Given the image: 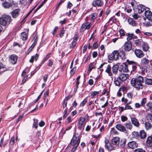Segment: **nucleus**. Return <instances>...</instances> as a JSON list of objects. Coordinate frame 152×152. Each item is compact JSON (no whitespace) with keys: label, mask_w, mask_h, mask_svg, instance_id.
I'll list each match as a JSON object with an SVG mask.
<instances>
[{"label":"nucleus","mask_w":152,"mask_h":152,"mask_svg":"<svg viewBox=\"0 0 152 152\" xmlns=\"http://www.w3.org/2000/svg\"><path fill=\"white\" fill-rule=\"evenodd\" d=\"M131 85L136 90H139L143 87L142 83H144L143 77L139 76L136 78H132L130 81Z\"/></svg>","instance_id":"nucleus-1"},{"label":"nucleus","mask_w":152,"mask_h":152,"mask_svg":"<svg viewBox=\"0 0 152 152\" xmlns=\"http://www.w3.org/2000/svg\"><path fill=\"white\" fill-rule=\"evenodd\" d=\"M129 77V75L127 74L121 73L117 77L114 78V83L116 86H120L121 83L125 81Z\"/></svg>","instance_id":"nucleus-2"},{"label":"nucleus","mask_w":152,"mask_h":152,"mask_svg":"<svg viewBox=\"0 0 152 152\" xmlns=\"http://www.w3.org/2000/svg\"><path fill=\"white\" fill-rule=\"evenodd\" d=\"M12 21L11 17L8 15H4L0 17V24L4 26L8 25Z\"/></svg>","instance_id":"nucleus-3"},{"label":"nucleus","mask_w":152,"mask_h":152,"mask_svg":"<svg viewBox=\"0 0 152 152\" xmlns=\"http://www.w3.org/2000/svg\"><path fill=\"white\" fill-rule=\"evenodd\" d=\"M80 141V138L79 137H77L76 135H74L70 142L71 145L73 146L71 151L74 152L77 149Z\"/></svg>","instance_id":"nucleus-4"},{"label":"nucleus","mask_w":152,"mask_h":152,"mask_svg":"<svg viewBox=\"0 0 152 152\" xmlns=\"http://www.w3.org/2000/svg\"><path fill=\"white\" fill-rule=\"evenodd\" d=\"M126 62L128 64V67L129 70L131 71L132 74L134 73L137 68L139 65L138 63L133 61H130L129 59L126 60Z\"/></svg>","instance_id":"nucleus-5"},{"label":"nucleus","mask_w":152,"mask_h":152,"mask_svg":"<svg viewBox=\"0 0 152 152\" xmlns=\"http://www.w3.org/2000/svg\"><path fill=\"white\" fill-rule=\"evenodd\" d=\"M104 67L106 68L105 72L107 73L108 75L110 76H111L113 74L111 72V67L110 65L107 64V63H104L102 64L99 66L100 68Z\"/></svg>","instance_id":"nucleus-6"},{"label":"nucleus","mask_w":152,"mask_h":152,"mask_svg":"<svg viewBox=\"0 0 152 152\" xmlns=\"http://www.w3.org/2000/svg\"><path fill=\"white\" fill-rule=\"evenodd\" d=\"M86 121L85 119L83 117H80L79 119L78 122V128L80 130L83 131L84 130V127L85 126Z\"/></svg>","instance_id":"nucleus-7"},{"label":"nucleus","mask_w":152,"mask_h":152,"mask_svg":"<svg viewBox=\"0 0 152 152\" xmlns=\"http://www.w3.org/2000/svg\"><path fill=\"white\" fill-rule=\"evenodd\" d=\"M3 7L5 9H9L15 4V2L13 0H11L9 2L4 1L2 3Z\"/></svg>","instance_id":"nucleus-8"},{"label":"nucleus","mask_w":152,"mask_h":152,"mask_svg":"<svg viewBox=\"0 0 152 152\" xmlns=\"http://www.w3.org/2000/svg\"><path fill=\"white\" fill-rule=\"evenodd\" d=\"M134 53L137 57L139 58H141L143 57L145 55L142 51L139 49H136L134 50Z\"/></svg>","instance_id":"nucleus-9"},{"label":"nucleus","mask_w":152,"mask_h":152,"mask_svg":"<svg viewBox=\"0 0 152 152\" xmlns=\"http://www.w3.org/2000/svg\"><path fill=\"white\" fill-rule=\"evenodd\" d=\"M132 48V44L130 41H127L125 42L124 45V49L125 51L129 52Z\"/></svg>","instance_id":"nucleus-10"},{"label":"nucleus","mask_w":152,"mask_h":152,"mask_svg":"<svg viewBox=\"0 0 152 152\" xmlns=\"http://www.w3.org/2000/svg\"><path fill=\"white\" fill-rule=\"evenodd\" d=\"M127 145L129 148L133 149L138 147V144L136 141H132L128 142Z\"/></svg>","instance_id":"nucleus-11"},{"label":"nucleus","mask_w":152,"mask_h":152,"mask_svg":"<svg viewBox=\"0 0 152 152\" xmlns=\"http://www.w3.org/2000/svg\"><path fill=\"white\" fill-rule=\"evenodd\" d=\"M144 13L145 18L151 21H152V12H151L149 10H145Z\"/></svg>","instance_id":"nucleus-12"},{"label":"nucleus","mask_w":152,"mask_h":152,"mask_svg":"<svg viewBox=\"0 0 152 152\" xmlns=\"http://www.w3.org/2000/svg\"><path fill=\"white\" fill-rule=\"evenodd\" d=\"M105 145L104 146L107 149L108 151H111L113 150L114 149L112 145L109 141L107 140H105L104 141Z\"/></svg>","instance_id":"nucleus-13"},{"label":"nucleus","mask_w":152,"mask_h":152,"mask_svg":"<svg viewBox=\"0 0 152 152\" xmlns=\"http://www.w3.org/2000/svg\"><path fill=\"white\" fill-rule=\"evenodd\" d=\"M18 57L15 55L13 54L10 56L9 58V61L13 64H15L17 61Z\"/></svg>","instance_id":"nucleus-14"},{"label":"nucleus","mask_w":152,"mask_h":152,"mask_svg":"<svg viewBox=\"0 0 152 152\" xmlns=\"http://www.w3.org/2000/svg\"><path fill=\"white\" fill-rule=\"evenodd\" d=\"M20 14L19 9H16L14 10L11 12L12 17L14 18H16Z\"/></svg>","instance_id":"nucleus-15"},{"label":"nucleus","mask_w":152,"mask_h":152,"mask_svg":"<svg viewBox=\"0 0 152 152\" xmlns=\"http://www.w3.org/2000/svg\"><path fill=\"white\" fill-rule=\"evenodd\" d=\"M129 70L128 67V65H127L124 64V65H121L120 66V71L121 70L123 71L124 72H128Z\"/></svg>","instance_id":"nucleus-16"},{"label":"nucleus","mask_w":152,"mask_h":152,"mask_svg":"<svg viewBox=\"0 0 152 152\" xmlns=\"http://www.w3.org/2000/svg\"><path fill=\"white\" fill-rule=\"evenodd\" d=\"M137 9L138 12L140 14L142 13L143 11L146 10V7L142 5H138L137 7Z\"/></svg>","instance_id":"nucleus-17"},{"label":"nucleus","mask_w":152,"mask_h":152,"mask_svg":"<svg viewBox=\"0 0 152 152\" xmlns=\"http://www.w3.org/2000/svg\"><path fill=\"white\" fill-rule=\"evenodd\" d=\"M115 128L119 131L124 132L126 131V128L122 124H118L116 125Z\"/></svg>","instance_id":"nucleus-18"},{"label":"nucleus","mask_w":152,"mask_h":152,"mask_svg":"<svg viewBox=\"0 0 152 152\" xmlns=\"http://www.w3.org/2000/svg\"><path fill=\"white\" fill-rule=\"evenodd\" d=\"M111 142L113 145H117L120 143V138L118 137H115L112 140Z\"/></svg>","instance_id":"nucleus-19"},{"label":"nucleus","mask_w":152,"mask_h":152,"mask_svg":"<svg viewBox=\"0 0 152 152\" xmlns=\"http://www.w3.org/2000/svg\"><path fill=\"white\" fill-rule=\"evenodd\" d=\"M146 142L148 147H151L152 146V136L148 137Z\"/></svg>","instance_id":"nucleus-20"},{"label":"nucleus","mask_w":152,"mask_h":152,"mask_svg":"<svg viewBox=\"0 0 152 152\" xmlns=\"http://www.w3.org/2000/svg\"><path fill=\"white\" fill-rule=\"evenodd\" d=\"M127 22L129 24L132 26H136L137 25V23L135 22V21L132 18H129L127 20Z\"/></svg>","instance_id":"nucleus-21"},{"label":"nucleus","mask_w":152,"mask_h":152,"mask_svg":"<svg viewBox=\"0 0 152 152\" xmlns=\"http://www.w3.org/2000/svg\"><path fill=\"white\" fill-rule=\"evenodd\" d=\"M92 4L94 7L100 6L102 5V2L100 0H94L92 2Z\"/></svg>","instance_id":"nucleus-22"},{"label":"nucleus","mask_w":152,"mask_h":152,"mask_svg":"<svg viewBox=\"0 0 152 152\" xmlns=\"http://www.w3.org/2000/svg\"><path fill=\"white\" fill-rule=\"evenodd\" d=\"M132 124L136 127H138L140 125L139 122L137 119L134 118H131Z\"/></svg>","instance_id":"nucleus-23"},{"label":"nucleus","mask_w":152,"mask_h":152,"mask_svg":"<svg viewBox=\"0 0 152 152\" xmlns=\"http://www.w3.org/2000/svg\"><path fill=\"white\" fill-rule=\"evenodd\" d=\"M145 107L146 110H150L151 112L152 111V102H148Z\"/></svg>","instance_id":"nucleus-24"},{"label":"nucleus","mask_w":152,"mask_h":152,"mask_svg":"<svg viewBox=\"0 0 152 152\" xmlns=\"http://www.w3.org/2000/svg\"><path fill=\"white\" fill-rule=\"evenodd\" d=\"M140 139H144L146 138L147 134L146 132L143 130H141L139 133Z\"/></svg>","instance_id":"nucleus-25"},{"label":"nucleus","mask_w":152,"mask_h":152,"mask_svg":"<svg viewBox=\"0 0 152 152\" xmlns=\"http://www.w3.org/2000/svg\"><path fill=\"white\" fill-rule=\"evenodd\" d=\"M119 68V66L117 64H115L112 67V71L113 74H117Z\"/></svg>","instance_id":"nucleus-26"},{"label":"nucleus","mask_w":152,"mask_h":152,"mask_svg":"<svg viewBox=\"0 0 152 152\" xmlns=\"http://www.w3.org/2000/svg\"><path fill=\"white\" fill-rule=\"evenodd\" d=\"M113 56L114 58V60L116 61L119 58V52L117 50H114L113 52Z\"/></svg>","instance_id":"nucleus-27"},{"label":"nucleus","mask_w":152,"mask_h":152,"mask_svg":"<svg viewBox=\"0 0 152 152\" xmlns=\"http://www.w3.org/2000/svg\"><path fill=\"white\" fill-rule=\"evenodd\" d=\"M91 24H88L87 23H85L82 24L81 27V30H85L86 29H89L90 27Z\"/></svg>","instance_id":"nucleus-28"},{"label":"nucleus","mask_w":152,"mask_h":152,"mask_svg":"<svg viewBox=\"0 0 152 152\" xmlns=\"http://www.w3.org/2000/svg\"><path fill=\"white\" fill-rule=\"evenodd\" d=\"M144 125L146 130H149L151 129L152 127L151 124L148 121L145 123Z\"/></svg>","instance_id":"nucleus-29"},{"label":"nucleus","mask_w":152,"mask_h":152,"mask_svg":"<svg viewBox=\"0 0 152 152\" xmlns=\"http://www.w3.org/2000/svg\"><path fill=\"white\" fill-rule=\"evenodd\" d=\"M139 135V133L138 132L134 131L132 133L133 137L139 140L140 139V136Z\"/></svg>","instance_id":"nucleus-30"},{"label":"nucleus","mask_w":152,"mask_h":152,"mask_svg":"<svg viewBox=\"0 0 152 152\" xmlns=\"http://www.w3.org/2000/svg\"><path fill=\"white\" fill-rule=\"evenodd\" d=\"M39 57V55L38 54H36L35 56H31V58L29 60V62L31 63H33L34 62V60L36 61L38 59Z\"/></svg>","instance_id":"nucleus-31"},{"label":"nucleus","mask_w":152,"mask_h":152,"mask_svg":"<svg viewBox=\"0 0 152 152\" xmlns=\"http://www.w3.org/2000/svg\"><path fill=\"white\" fill-rule=\"evenodd\" d=\"M146 118L148 121L152 123V111H151V113H147Z\"/></svg>","instance_id":"nucleus-32"},{"label":"nucleus","mask_w":152,"mask_h":152,"mask_svg":"<svg viewBox=\"0 0 152 152\" xmlns=\"http://www.w3.org/2000/svg\"><path fill=\"white\" fill-rule=\"evenodd\" d=\"M21 37L23 40H23L27 39L28 36L25 32H23L21 34Z\"/></svg>","instance_id":"nucleus-33"},{"label":"nucleus","mask_w":152,"mask_h":152,"mask_svg":"<svg viewBox=\"0 0 152 152\" xmlns=\"http://www.w3.org/2000/svg\"><path fill=\"white\" fill-rule=\"evenodd\" d=\"M126 141V140L125 139H122L121 140L120 142V146L121 148H123L124 147Z\"/></svg>","instance_id":"nucleus-34"},{"label":"nucleus","mask_w":152,"mask_h":152,"mask_svg":"<svg viewBox=\"0 0 152 152\" xmlns=\"http://www.w3.org/2000/svg\"><path fill=\"white\" fill-rule=\"evenodd\" d=\"M149 62V60L145 58H143L141 60V63L143 64H147Z\"/></svg>","instance_id":"nucleus-35"},{"label":"nucleus","mask_w":152,"mask_h":152,"mask_svg":"<svg viewBox=\"0 0 152 152\" xmlns=\"http://www.w3.org/2000/svg\"><path fill=\"white\" fill-rule=\"evenodd\" d=\"M145 83L146 84L148 85H152V79L150 78H145Z\"/></svg>","instance_id":"nucleus-36"},{"label":"nucleus","mask_w":152,"mask_h":152,"mask_svg":"<svg viewBox=\"0 0 152 152\" xmlns=\"http://www.w3.org/2000/svg\"><path fill=\"white\" fill-rule=\"evenodd\" d=\"M142 41V39H138L134 40L135 45L138 46H140L141 45V43Z\"/></svg>","instance_id":"nucleus-37"},{"label":"nucleus","mask_w":152,"mask_h":152,"mask_svg":"<svg viewBox=\"0 0 152 152\" xmlns=\"http://www.w3.org/2000/svg\"><path fill=\"white\" fill-rule=\"evenodd\" d=\"M125 125L127 129H131L132 128V126L130 122H128L125 124Z\"/></svg>","instance_id":"nucleus-38"},{"label":"nucleus","mask_w":152,"mask_h":152,"mask_svg":"<svg viewBox=\"0 0 152 152\" xmlns=\"http://www.w3.org/2000/svg\"><path fill=\"white\" fill-rule=\"evenodd\" d=\"M94 63V62L91 63L89 65L88 69V71L89 72H91L93 69L96 68V67L93 65Z\"/></svg>","instance_id":"nucleus-39"},{"label":"nucleus","mask_w":152,"mask_h":152,"mask_svg":"<svg viewBox=\"0 0 152 152\" xmlns=\"http://www.w3.org/2000/svg\"><path fill=\"white\" fill-rule=\"evenodd\" d=\"M133 35H134L133 34H127L126 36H128L127 38V39L128 41H129V40L132 39H133Z\"/></svg>","instance_id":"nucleus-40"},{"label":"nucleus","mask_w":152,"mask_h":152,"mask_svg":"<svg viewBox=\"0 0 152 152\" xmlns=\"http://www.w3.org/2000/svg\"><path fill=\"white\" fill-rule=\"evenodd\" d=\"M142 47L143 50L145 51H147L149 48L148 45L147 43L145 42L144 43V44Z\"/></svg>","instance_id":"nucleus-41"},{"label":"nucleus","mask_w":152,"mask_h":152,"mask_svg":"<svg viewBox=\"0 0 152 152\" xmlns=\"http://www.w3.org/2000/svg\"><path fill=\"white\" fill-rule=\"evenodd\" d=\"M110 134H111L116 135L118 134V132L113 127L111 129Z\"/></svg>","instance_id":"nucleus-42"},{"label":"nucleus","mask_w":152,"mask_h":152,"mask_svg":"<svg viewBox=\"0 0 152 152\" xmlns=\"http://www.w3.org/2000/svg\"><path fill=\"white\" fill-rule=\"evenodd\" d=\"M147 100L146 98H143L141 101V105H142V107H144L145 106V105L146 102Z\"/></svg>","instance_id":"nucleus-43"},{"label":"nucleus","mask_w":152,"mask_h":152,"mask_svg":"<svg viewBox=\"0 0 152 152\" xmlns=\"http://www.w3.org/2000/svg\"><path fill=\"white\" fill-rule=\"evenodd\" d=\"M87 102V97L85 98L80 103V106L83 107L84 106Z\"/></svg>","instance_id":"nucleus-44"},{"label":"nucleus","mask_w":152,"mask_h":152,"mask_svg":"<svg viewBox=\"0 0 152 152\" xmlns=\"http://www.w3.org/2000/svg\"><path fill=\"white\" fill-rule=\"evenodd\" d=\"M77 41V39L75 38V39H74L72 43V45L70 46V48H73L76 45V42Z\"/></svg>","instance_id":"nucleus-45"},{"label":"nucleus","mask_w":152,"mask_h":152,"mask_svg":"<svg viewBox=\"0 0 152 152\" xmlns=\"http://www.w3.org/2000/svg\"><path fill=\"white\" fill-rule=\"evenodd\" d=\"M34 123L33 124V126L34 127L35 129H37L38 127V121L37 119H34Z\"/></svg>","instance_id":"nucleus-46"},{"label":"nucleus","mask_w":152,"mask_h":152,"mask_svg":"<svg viewBox=\"0 0 152 152\" xmlns=\"http://www.w3.org/2000/svg\"><path fill=\"white\" fill-rule=\"evenodd\" d=\"M67 110L66 109H65L64 112V115L63 118L64 119L68 115V114L67 113Z\"/></svg>","instance_id":"nucleus-47"},{"label":"nucleus","mask_w":152,"mask_h":152,"mask_svg":"<svg viewBox=\"0 0 152 152\" xmlns=\"http://www.w3.org/2000/svg\"><path fill=\"white\" fill-rule=\"evenodd\" d=\"M34 41L32 44L31 46L32 47H33V48L36 45L37 41V37H34Z\"/></svg>","instance_id":"nucleus-48"},{"label":"nucleus","mask_w":152,"mask_h":152,"mask_svg":"<svg viewBox=\"0 0 152 152\" xmlns=\"http://www.w3.org/2000/svg\"><path fill=\"white\" fill-rule=\"evenodd\" d=\"M134 152H146L142 148H137L134 151Z\"/></svg>","instance_id":"nucleus-49"},{"label":"nucleus","mask_w":152,"mask_h":152,"mask_svg":"<svg viewBox=\"0 0 152 152\" xmlns=\"http://www.w3.org/2000/svg\"><path fill=\"white\" fill-rule=\"evenodd\" d=\"M125 51L124 49H124L122 48H120L118 51L119 52V55H120L125 54Z\"/></svg>","instance_id":"nucleus-50"},{"label":"nucleus","mask_w":152,"mask_h":152,"mask_svg":"<svg viewBox=\"0 0 152 152\" xmlns=\"http://www.w3.org/2000/svg\"><path fill=\"white\" fill-rule=\"evenodd\" d=\"M146 27H150L152 26V21L147 22L144 23Z\"/></svg>","instance_id":"nucleus-51"},{"label":"nucleus","mask_w":152,"mask_h":152,"mask_svg":"<svg viewBox=\"0 0 152 152\" xmlns=\"http://www.w3.org/2000/svg\"><path fill=\"white\" fill-rule=\"evenodd\" d=\"M121 121L122 122H124L127 121L128 118L126 116L124 115H122L121 117Z\"/></svg>","instance_id":"nucleus-52"},{"label":"nucleus","mask_w":152,"mask_h":152,"mask_svg":"<svg viewBox=\"0 0 152 152\" xmlns=\"http://www.w3.org/2000/svg\"><path fill=\"white\" fill-rule=\"evenodd\" d=\"M2 69H3V70L0 71V72H4V71L7 70V69H5V68L4 69L3 64L2 63L0 62V70Z\"/></svg>","instance_id":"nucleus-53"},{"label":"nucleus","mask_w":152,"mask_h":152,"mask_svg":"<svg viewBox=\"0 0 152 152\" xmlns=\"http://www.w3.org/2000/svg\"><path fill=\"white\" fill-rule=\"evenodd\" d=\"M97 14L96 13H92L91 15V20H93L94 19H95L96 18L97 16Z\"/></svg>","instance_id":"nucleus-54"},{"label":"nucleus","mask_w":152,"mask_h":152,"mask_svg":"<svg viewBox=\"0 0 152 152\" xmlns=\"http://www.w3.org/2000/svg\"><path fill=\"white\" fill-rule=\"evenodd\" d=\"M99 93V91H94L92 93L91 96L93 98L96 95L98 94Z\"/></svg>","instance_id":"nucleus-55"},{"label":"nucleus","mask_w":152,"mask_h":152,"mask_svg":"<svg viewBox=\"0 0 152 152\" xmlns=\"http://www.w3.org/2000/svg\"><path fill=\"white\" fill-rule=\"evenodd\" d=\"M51 55V53H49L45 57L44 59V62H45L50 57V56Z\"/></svg>","instance_id":"nucleus-56"},{"label":"nucleus","mask_w":152,"mask_h":152,"mask_svg":"<svg viewBox=\"0 0 152 152\" xmlns=\"http://www.w3.org/2000/svg\"><path fill=\"white\" fill-rule=\"evenodd\" d=\"M119 33L120 36H124L125 34L124 33V31L123 29H120L119 30Z\"/></svg>","instance_id":"nucleus-57"},{"label":"nucleus","mask_w":152,"mask_h":152,"mask_svg":"<svg viewBox=\"0 0 152 152\" xmlns=\"http://www.w3.org/2000/svg\"><path fill=\"white\" fill-rule=\"evenodd\" d=\"M15 143V137H12L10 140V144L13 145Z\"/></svg>","instance_id":"nucleus-58"},{"label":"nucleus","mask_w":152,"mask_h":152,"mask_svg":"<svg viewBox=\"0 0 152 152\" xmlns=\"http://www.w3.org/2000/svg\"><path fill=\"white\" fill-rule=\"evenodd\" d=\"M66 120V123L69 124L72 121V119H71V117L69 116L67 118Z\"/></svg>","instance_id":"nucleus-59"},{"label":"nucleus","mask_w":152,"mask_h":152,"mask_svg":"<svg viewBox=\"0 0 152 152\" xmlns=\"http://www.w3.org/2000/svg\"><path fill=\"white\" fill-rule=\"evenodd\" d=\"M76 70V67H74L70 71L71 75H72L74 74Z\"/></svg>","instance_id":"nucleus-60"},{"label":"nucleus","mask_w":152,"mask_h":152,"mask_svg":"<svg viewBox=\"0 0 152 152\" xmlns=\"http://www.w3.org/2000/svg\"><path fill=\"white\" fill-rule=\"evenodd\" d=\"M119 56L122 60H124L126 58L125 54L120 55Z\"/></svg>","instance_id":"nucleus-61"},{"label":"nucleus","mask_w":152,"mask_h":152,"mask_svg":"<svg viewBox=\"0 0 152 152\" xmlns=\"http://www.w3.org/2000/svg\"><path fill=\"white\" fill-rule=\"evenodd\" d=\"M119 91H122L123 92L126 91V88L125 86H122L119 89Z\"/></svg>","instance_id":"nucleus-62"},{"label":"nucleus","mask_w":152,"mask_h":152,"mask_svg":"<svg viewBox=\"0 0 152 152\" xmlns=\"http://www.w3.org/2000/svg\"><path fill=\"white\" fill-rule=\"evenodd\" d=\"M113 55V54L112 53L111 54L108 56V57L109 60H112L113 59L114 60V58Z\"/></svg>","instance_id":"nucleus-63"},{"label":"nucleus","mask_w":152,"mask_h":152,"mask_svg":"<svg viewBox=\"0 0 152 152\" xmlns=\"http://www.w3.org/2000/svg\"><path fill=\"white\" fill-rule=\"evenodd\" d=\"M53 64V62L51 59H50L48 60V65L50 67H51Z\"/></svg>","instance_id":"nucleus-64"}]
</instances>
